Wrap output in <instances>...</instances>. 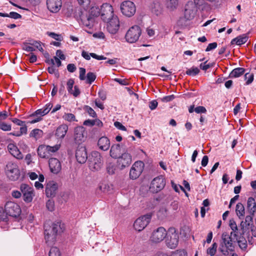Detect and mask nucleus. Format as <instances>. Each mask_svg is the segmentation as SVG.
<instances>
[{"mask_svg": "<svg viewBox=\"0 0 256 256\" xmlns=\"http://www.w3.org/2000/svg\"><path fill=\"white\" fill-rule=\"evenodd\" d=\"M166 4L168 9L174 10L178 5V0H166Z\"/></svg>", "mask_w": 256, "mask_h": 256, "instance_id": "34", "label": "nucleus"}, {"mask_svg": "<svg viewBox=\"0 0 256 256\" xmlns=\"http://www.w3.org/2000/svg\"><path fill=\"white\" fill-rule=\"evenodd\" d=\"M107 20L106 28L108 31L112 34H116L120 27V22L118 18L116 16H112Z\"/></svg>", "mask_w": 256, "mask_h": 256, "instance_id": "19", "label": "nucleus"}, {"mask_svg": "<svg viewBox=\"0 0 256 256\" xmlns=\"http://www.w3.org/2000/svg\"><path fill=\"white\" fill-rule=\"evenodd\" d=\"M42 131L40 129H34L30 133V136L31 137L35 138H40L42 135Z\"/></svg>", "mask_w": 256, "mask_h": 256, "instance_id": "36", "label": "nucleus"}, {"mask_svg": "<svg viewBox=\"0 0 256 256\" xmlns=\"http://www.w3.org/2000/svg\"><path fill=\"white\" fill-rule=\"evenodd\" d=\"M217 247V244L216 242L214 243L212 246L208 249L207 253L212 256H214L216 252Z\"/></svg>", "mask_w": 256, "mask_h": 256, "instance_id": "43", "label": "nucleus"}, {"mask_svg": "<svg viewBox=\"0 0 256 256\" xmlns=\"http://www.w3.org/2000/svg\"><path fill=\"white\" fill-rule=\"evenodd\" d=\"M94 10H96V13H94L93 16L88 14L86 10L79 12L80 22L84 26L89 28H92L94 20V16H97L98 14H100L102 18L104 21L108 20L111 17L114 16L113 15V8L112 6L107 3L103 4L100 10L93 7L91 9V13L92 14Z\"/></svg>", "mask_w": 256, "mask_h": 256, "instance_id": "1", "label": "nucleus"}, {"mask_svg": "<svg viewBox=\"0 0 256 256\" xmlns=\"http://www.w3.org/2000/svg\"><path fill=\"white\" fill-rule=\"evenodd\" d=\"M51 62L52 65L56 64L58 67L60 66L62 64L61 61L57 56H54V58L51 59Z\"/></svg>", "mask_w": 256, "mask_h": 256, "instance_id": "58", "label": "nucleus"}, {"mask_svg": "<svg viewBox=\"0 0 256 256\" xmlns=\"http://www.w3.org/2000/svg\"><path fill=\"white\" fill-rule=\"evenodd\" d=\"M12 122L16 124L18 126H23V124H25V122L22 121L16 118H10Z\"/></svg>", "mask_w": 256, "mask_h": 256, "instance_id": "62", "label": "nucleus"}, {"mask_svg": "<svg viewBox=\"0 0 256 256\" xmlns=\"http://www.w3.org/2000/svg\"><path fill=\"white\" fill-rule=\"evenodd\" d=\"M144 166V163L141 161L135 162L130 168V177L132 180L136 179L141 174Z\"/></svg>", "mask_w": 256, "mask_h": 256, "instance_id": "15", "label": "nucleus"}, {"mask_svg": "<svg viewBox=\"0 0 256 256\" xmlns=\"http://www.w3.org/2000/svg\"><path fill=\"white\" fill-rule=\"evenodd\" d=\"M82 56L86 60H90V56L98 60H106V58L103 56H98L94 53H88L87 52L83 50L82 52Z\"/></svg>", "mask_w": 256, "mask_h": 256, "instance_id": "29", "label": "nucleus"}, {"mask_svg": "<svg viewBox=\"0 0 256 256\" xmlns=\"http://www.w3.org/2000/svg\"><path fill=\"white\" fill-rule=\"evenodd\" d=\"M8 214L4 212L3 208H2L0 210V221H6L8 218Z\"/></svg>", "mask_w": 256, "mask_h": 256, "instance_id": "50", "label": "nucleus"}, {"mask_svg": "<svg viewBox=\"0 0 256 256\" xmlns=\"http://www.w3.org/2000/svg\"><path fill=\"white\" fill-rule=\"evenodd\" d=\"M49 166L50 171L55 174H58L62 169L61 164L56 158H51L49 160Z\"/></svg>", "mask_w": 256, "mask_h": 256, "instance_id": "23", "label": "nucleus"}, {"mask_svg": "<svg viewBox=\"0 0 256 256\" xmlns=\"http://www.w3.org/2000/svg\"><path fill=\"white\" fill-rule=\"evenodd\" d=\"M127 150L124 144H114L111 146L110 154L112 158H118L122 153Z\"/></svg>", "mask_w": 256, "mask_h": 256, "instance_id": "18", "label": "nucleus"}, {"mask_svg": "<svg viewBox=\"0 0 256 256\" xmlns=\"http://www.w3.org/2000/svg\"><path fill=\"white\" fill-rule=\"evenodd\" d=\"M20 188L23 194L24 200L27 202H32L34 196L33 188L26 184H22L20 185Z\"/></svg>", "mask_w": 256, "mask_h": 256, "instance_id": "16", "label": "nucleus"}, {"mask_svg": "<svg viewBox=\"0 0 256 256\" xmlns=\"http://www.w3.org/2000/svg\"><path fill=\"white\" fill-rule=\"evenodd\" d=\"M252 214L247 216L245 220L240 223V228L243 234L248 238L256 237V227L254 225Z\"/></svg>", "mask_w": 256, "mask_h": 256, "instance_id": "4", "label": "nucleus"}, {"mask_svg": "<svg viewBox=\"0 0 256 256\" xmlns=\"http://www.w3.org/2000/svg\"><path fill=\"white\" fill-rule=\"evenodd\" d=\"M48 256H61V255L58 248L54 246L50 249Z\"/></svg>", "mask_w": 256, "mask_h": 256, "instance_id": "40", "label": "nucleus"}, {"mask_svg": "<svg viewBox=\"0 0 256 256\" xmlns=\"http://www.w3.org/2000/svg\"><path fill=\"white\" fill-rule=\"evenodd\" d=\"M70 94H72L74 96L76 97L80 94V90L78 87L75 86H74V90H73Z\"/></svg>", "mask_w": 256, "mask_h": 256, "instance_id": "63", "label": "nucleus"}, {"mask_svg": "<svg viewBox=\"0 0 256 256\" xmlns=\"http://www.w3.org/2000/svg\"><path fill=\"white\" fill-rule=\"evenodd\" d=\"M38 154L40 158H48L50 156L46 145L39 146L38 148Z\"/></svg>", "mask_w": 256, "mask_h": 256, "instance_id": "28", "label": "nucleus"}, {"mask_svg": "<svg viewBox=\"0 0 256 256\" xmlns=\"http://www.w3.org/2000/svg\"><path fill=\"white\" fill-rule=\"evenodd\" d=\"M98 188L100 190H101L102 192H107L110 190V186L108 185V184L106 182H102L100 184Z\"/></svg>", "mask_w": 256, "mask_h": 256, "instance_id": "45", "label": "nucleus"}, {"mask_svg": "<svg viewBox=\"0 0 256 256\" xmlns=\"http://www.w3.org/2000/svg\"><path fill=\"white\" fill-rule=\"evenodd\" d=\"M8 214L4 212L3 208H2L0 210V221H6L8 218Z\"/></svg>", "mask_w": 256, "mask_h": 256, "instance_id": "53", "label": "nucleus"}, {"mask_svg": "<svg viewBox=\"0 0 256 256\" xmlns=\"http://www.w3.org/2000/svg\"><path fill=\"white\" fill-rule=\"evenodd\" d=\"M46 206L48 209L49 210L52 212L54 210V202L52 200H48V202H46Z\"/></svg>", "mask_w": 256, "mask_h": 256, "instance_id": "60", "label": "nucleus"}, {"mask_svg": "<svg viewBox=\"0 0 256 256\" xmlns=\"http://www.w3.org/2000/svg\"><path fill=\"white\" fill-rule=\"evenodd\" d=\"M8 17L17 20L20 18H22V16L16 12H12L8 14Z\"/></svg>", "mask_w": 256, "mask_h": 256, "instance_id": "55", "label": "nucleus"}, {"mask_svg": "<svg viewBox=\"0 0 256 256\" xmlns=\"http://www.w3.org/2000/svg\"><path fill=\"white\" fill-rule=\"evenodd\" d=\"M152 214L149 213L138 218L134 222V228L135 230L140 232L147 226L150 222Z\"/></svg>", "mask_w": 256, "mask_h": 256, "instance_id": "8", "label": "nucleus"}, {"mask_svg": "<svg viewBox=\"0 0 256 256\" xmlns=\"http://www.w3.org/2000/svg\"><path fill=\"white\" fill-rule=\"evenodd\" d=\"M151 9L152 12L154 13L156 15L160 14L162 10L160 4L158 2H154L152 4Z\"/></svg>", "mask_w": 256, "mask_h": 256, "instance_id": "35", "label": "nucleus"}, {"mask_svg": "<svg viewBox=\"0 0 256 256\" xmlns=\"http://www.w3.org/2000/svg\"><path fill=\"white\" fill-rule=\"evenodd\" d=\"M47 34L52 38L61 41L62 40V36L60 34H58L52 32H47Z\"/></svg>", "mask_w": 256, "mask_h": 256, "instance_id": "46", "label": "nucleus"}, {"mask_svg": "<svg viewBox=\"0 0 256 256\" xmlns=\"http://www.w3.org/2000/svg\"><path fill=\"white\" fill-rule=\"evenodd\" d=\"M8 150L10 154L16 158L22 159L23 158L22 154L14 144H9L8 146Z\"/></svg>", "mask_w": 256, "mask_h": 256, "instance_id": "25", "label": "nucleus"}, {"mask_svg": "<svg viewBox=\"0 0 256 256\" xmlns=\"http://www.w3.org/2000/svg\"><path fill=\"white\" fill-rule=\"evenodd\" d=\"M167 234L166 229L163 227H159L154 230L150 237V240L154 243H158L162 241Z\"/></svg>", "mask_w": 256, "mask_h": 256, "instance_id": "13", "label": "nucleus"}, {"mask_svg": "<svg viewBox=\"0 0 256 256\" xmlns=\"http://www.w3.org/2000/svg\"><path fill=\"white\" fill-rule=\"evenodd\" d=\"M63 118L68 122H73L76 120L75 116L72 114H65L62 116Z\"/></svg>", "mask_w": 256, "mask_h": 256, "instance_id": "48", "label": "nucleus"}, {"mask_svg": "<svg viewBox=\"0 0 256 256\" xmlns=\"http://www.w3.org/2000/svg\"><path fill=\"white\" fill-rule=\"evenodd\" d=\"M166 184L164 178L160 176L155 178L150 184V189L152 192L156 193L164 188Z\"/></svg>", "mask_w": 256, "mask_h": 256, "instance_id": "14", "label": "nucleus"}, {"mask_svg": "<svg viewBox=\"0 0 256 256\" xmlns=\"http://www.w3.org/2000/svg\"><path fill=\"white\" fill-rule=\"evenodd\" d=\"M88 166L92 171L100 170L103 165L102 156L98 152H93L88 158Z\"/></svg>", "mask_w": 256, "mask_h": 256, "instance_id": "6", "label": "nucleus"}, {"mask_svg": "<svg viewBox=\"0 0 256 256\" xmlns=\"http://www.w3.org/2000/svg\"><path fill=\"white\" fill-rule=\"evenodd\" d=\"M245 80H246V84H249L252 82L254 80V75L252 74L246 73L244 75Z\"/></svg>", "mask_w": 256, "mask_h": 256, "instance_id": "49", "label": "nucleus"}, {"mask_svg": "<svg viewBox=\"0 0 256 256\" xmlns=\"http://www.w3.org/2000/svg\"><path fill=\"white\" fill-rule=\"evenodd\" d=\"M76 158L80 164H84L88 159L86 148L84 146H79L76 152Z\"/></svg>", "mask_w": 256, "mask_h": 256, "instance_id": "20", "label": "nucleus"}, {"mask_svg": "<svg viewBox=\"0 0 256 256\" xmlns=\"http://www.w3.org/2000/svg\"><path fill=\"white\" fill-rule=\"evenodd\" d=\"M168 236L166 244L170 248H174L178 243V232L174 228H170L168 232Z\"/></svg>", "mask_w": 256, "mask_h": 256, "instance_id": "10", "label": "nucleus"}, {"mask_svg": "<svg viewBox=\"0 0 256 256\" xmlns=\"http://www.w3.org/2000/svg\"><path fill=\"white\" fill-rule=\"evenodd\" d=\"M142 34L140 28L137 25L130 27L127 31L126 35V40L128 43H134L138 40Z\"/></svg>", "mask_w": 256, "mask_h": 256, "instance_id": "7", "label": "nucleus"}, {"mask_svg": "<svg viewBox=\"0 0 256 256\" xmlns=\"http://www.w3.org/2000/svg\"><path fill=\"white\" fill-rule=\"evenodd\" d=\"M46 5L50 11L56 12L60 9L62 1L61 0H47Z\"/></svg>", "mask_w": 256, "mask_h": 256, "instance_id": "22", "label": "nucleus"}, {"mask_svg": "<svg viewBox=\"0 0 256 256\" xmlns=\"http://www.w3.org/2000/svg\"><path fill=\"white\" fill-rule=\"evenodd\" d=\"M200 70L198 68L193 67L190 69L188 70L186 72V74L188 75L194 76L198 74Z\"/></svg>", "mask_w": 256, "mask_h": 256, "instance_id": "44", "label": "nucleus"}, {"mask_svg": "<svg viewBox=\"0 0 256 256\" xmlns=\"http://www.w3.org/2000/svg\"><path fill=\"white\" fill-rule=\"evenodd\" d=\"M236 212L239 218H243L245 214V210L244 205L242 203L238 202L236 206Z\"/></svg>", "mask_w": 256, "mask_h": 256, "instance_id": "32", "label": "nucleus"}, {"mask_svg": "<svg viewBox=\"0 0 256 256\" xmlns=\"http://www.w3.org/2000/svg\"><path fill=\"white\" fill-rule=\"evenodd\" d=\"M27 133V126L25 124H23V126H21L20 128V131L17 133H10V134L13 136H20L24 134H26Z\"/></svg>", "mask_w": 256, "mask_h": 256, "instance_id": "38", "label": "nucleus"}, {"mask_svg": "<svg viewBox=\"0 0 256 256\" xmlns=\"http://www.w3.org/2000/svg\"><path fill=\"white\" fill-rule=\"evenodd\" d=\"M44 228L45 240L48 244H51L56 241V236L62 232L64 224L56 222L48 227L45 226Z\"/></svg>", "mask_w": 256, "mask_h": 256, "instance_id": "2", "label": "nucleus"}, {"mask_svg": "<svg viewBox=\"0 0 256 256\" xmlns=\"http://www.w3.org/2000/svg\"><path fill=\"white\" fill-rule=\"evenodd\" d=\"M194 112L197 114L206 113V110L204 106H198L194 108Z\"/></svg>", "mask_w": 256, "mask_h": 256, "instance_id": "59", "label": "nucleus"}, {"mask_svg": "<svg viewBox=\"0 0 256 256\" xmlns=\"http://www.w3.org/2000/svg\"><path fill=\"white\" fill-rule=\"evenodd\" d=\"M6 212L9 216L12 217H17L19 216L21 213V209L20 206L12 202H8L4 206Z\"/></svg>", "mask_w": 256, "mask_h": 256, "instance_id": "12", "label": "nucleus"}, {"mask_svg": "<svg viewBox=\"0 0 256 256\" xmlns=\"http://www.w3.org/2000/svg\"><path fill=\"white\" fill-rule=\"evenodd\" d=\"M7 176L11 180H18L20 176V171L18 165L12 162H9L6 165L5 168Z\"/></svg>", "mask_w": 256, "mask_h": 256, "instance_id": "9", "label": "nucleus"}, {"mask_svg": "<svg viewBox=\"0 0 256 256\" xmlns=\"http://www.w3.org/2000/svg\"><path fill=\"white\" fill-rule=\"evenodd\" d=\"M248 40V36L246 34H242L232 40L231 42L232 44H236L240 46L245 44Z\"/></svg>", "mask_w": 256, "mask_h": 256, "instance_id": "30", "label": "nucleus"}, {"mask_svg": "<svg viewBox=\"0 0 256 256\" xmlns=\"http://www.w3.org/2000/svg\"><path fill=\"white\" fill-rule=\"evenodd\" d=\"M58 184L54 181L48 182L46 186V194L48 197H54L58 190Z\"/></svg>", "mask_w": 256, "mask_h": 256, "instance_id": "21", "label": "nucleus"}, {"mask_svg": "<svg viewBox=\"0 0 256 256\" xmlns=\"http://www.w3.org/2000/svg\"><path fill=\"white\" fill-rule=\"evenodd\" d=\"M8 214L4 212L3 208H2L0 210V221H6L8 218Z\"/></svg>", "mask_w": 256, "mask_h": 256, "instance_id": "51", "label": "nucleus"}, {"mask_svg": "<svg viewBox=\"0 0 256 256\" xmlns=\"http://www.w3.org/2000/svg\"><path fill=\"white\" fill-rule=\"evenodd\" d=\"M85 130L83 126H78L74 129V138L76 143H80L84 139Z\"/></svg>", "mask_w": 256, "mask_h": 256, "instance_id": "24", "label": "nucleus"}, {"mask_svg": "<svg viewBox=\"0 0 256 256\" xmlns=\"http://www.w3.org/2000/svg\"><path fill=\"white\" fill-rule=\"evenodd\" d=\"M86 74V69L83 68H80V79L82 80H84L86 79L85 76Z\"/></svg>", "mask_w": 256, "mask_h": 256, "instance_id": "61", "label": "nucleus"}, {"mask_svg": "<svg viewBox=\"0 0 256 256\" xmlns=\"http://www.w3.org/2000/svg\"><path fill=\"white\" fill-rule=\"evenodd\" d=\"M60 144H56L53 146H51L46 145V147L48 150V152H49L50 156H51L53 153L58 151L60 149Z\"/></svg>", "mask_w": 256, "mask_h": 256, "instance_id": "42", "label": "nucleus"}, {"mask_svg": "<svg viewBox=\"0 0 256 256\" xmlns=\"http://www.w3.org/2000/svg\"><path fill=\"white\" fill-rule=\"evenodd\" d=\"M216 46H217L216 42H214L210 43V44H208V46L206 50V51L208 52L211 50H212L216 48Z\"/></svg>", "mask_w": 256, "mask_h": 256, "instance_id": "64", "label": "nucleus"}, {"mask_svg": "<svg viewBox=\"0 0 256 256\" xmlns=\"http://www.w3.org/2000/svg\"><path fill=\"white\" fill-rule=\"evenodd\" d=\"M74 82L73 79H70L67 82V89L69 93H70L73 90L72 87L74 84Z\"/></svg>", "mask_w": 256, "mask_h": 256, "instance_id": "56", "label": "nucleus"}, {"mask_svg": "<svg viewBox=\"0 0 256 256\" xmlns=\"http://www.w3.org/2000/svg\"><path fill=\"white\" fill-rule=\"evenodd\" d=\"M68 130V126L66 124H62L59 126L56 132L55 135L58 138H63Z\"/></svg>", "mask_w": 256, "mask_h": 256, "instance_id": "27", "label": "nucleus"}, {"mask_svg": "<svg viewBox=\"0 0 256 256\" xmlns=\"http://www.w3.org/2000/svg\"><path fill=\"white\" fill-rule=\"evenodd\" d=\"M96 78V75L92 72H89L86 74V82L91 84Z\"/></svg>", "mask_w": 256, "mask_h": 256, "instance_id": "41", "label": "nucleus"}, {"mask_svg": "<svg viewBox=\"0 0 256 256\" xmlns=\"http://www.w3.org/2000/svg\"><path fill=\"white\" fill-rule=\"evenodd\" d=\"M244 69L242 68H238L233 70L230 74V78H238L244 74Z\"/></svg>", "mask_w": 256, "mask_h": 256, "instance_id": "33", "label": "nucleus"}, {"mask_svg": "<svg viewBox=\"0 0 256 256\" xmlns=\"http://www.w3.org/2000/svg\"><path fill=\"white\" fill-rule=\"evenodd\" d=\"M204 0L188 1L185 6L184 16L187 20L193 19L196 16L198 9L202 4Z\"/></svg>", "mask_w": 256, "mask_h": 256, "instance_id": "3", "label": "nucleus"}, {"mask_svg": "<svg viewBox=\"0 0 256 256\" xmlns=\"http://www.w3.org/2000/svg\"><path fill=\"white\" fill-rule=\"evenodd\" d=\"M120 10L124 15L130 18L135 14L136 12V6L132 2L126 0L121 4Z\"/></svg>", "mask_w": 256, "mask_h": 256, "instance_id": "11", "label": "nucleus"}, {"mask_svg": "<svg viewBox=\"0 0 256 256\" xmlns=\"http://www.w3.org/2000/svg\"><path fill=\"white\" fill-rule=\"evenodd\" d=\"M118 165L120 169H124L128 166L132 162V156L128 152V150L122 153V155L118 158Z\"/></svg>", "mask_w": 256, "mask_h": 256, "instance_id": "17", "label": "nucleus"}, {"mask_svg": "<svg viewBox=\"0 0 256 256\" xmlns=\"http://www.w3.org/2000/svg\"><path fill=\"white\" fill-rule=\"evenodd\" d=\"M0 129L4 131H10L12 129L10 124L4 122H0Z\"/></svg>", "mask_w": 256, "mask_h": 256, "instance_id": "39", "label": "nucleus"}, {"mask_svg": "<svg viewBox=\"0 0 256 256\" xmlns=\"http://www.w3.org/2000/svg\"><path fill=\"white\" fill-rule=\"evenodd\" d=\"M8 214L4 212L3 208H2L0 210V221H6L8 218Z\"/></svg>", "mask_w": 256, "mask_h": 256, "instance_id": "52", "label": "nucleus"}, {"mask_svg": "<svg viewBox=\"0 0 256 256\" xmlns=\"http://www.w3.org/2000/svg\"><path fill=\"white\" fill-rule=\"evenodd\" d=\"M240 246V248L243 250L246 248L247 246L246 240L243 237H240L236 240Z\"/></svg>", "mask_w": 256, "mask_h": 256, "instance_id": "37", "label": "nucleus"}, {"mask_svg": "<svg viewBox=\"0 0 256 256\" xmlns=\"http://www.w3.org/2000/svg\"><path fill=\"white\" fill-rule=\"evenodd\" d=\"M234 240L226 232L222 234L218 250L224 255H228L230 251H232L234 248Z\"/></svg>", "mask_w": 256, "mask_h": 256, "instance_id": "5", "label": "nucleus"}, {"mask_svg": "<svg viewBox=\"0 0 256 256\" xmlns=\"http://www.w3.org/2000/svg\"><path fill=\"white\" fill-rule=\"evenodd\" d=\"M84 109L85 111L90 116L93 118L96 117V114L94 110L92 108L86 106L84 107Z\"/></svg>", "mask_w": 256, "mask_h": 256, "instance_id": "47", "label": "nucleus"}, {"mask_svg": "<svg viewBox=\"0 0 256 256\" xmlns=\"http://www.w3.org/2000/svg\"><path fill=\"white\" fill-rule=\"evenodd\" d=\"M239 234H243L239 232L238 228H237L236 230H232L230 236L234 240L240 237L239 236Z\"/></svg>", "mask_w": 256, "mask_h": 256, "instance_id": "54", "label": "nucleus"}, {"mask_svg": "<svg viewBox=\"0 0 256 256\" xmlns=\"http://www.w3.org/2000/svg\"><path fill=\"white\" fill-rule=\"evenodd\" d=\"M98 145L100 150L106 151L109 149L110 143L108 138L102 136L98 140Z\"/></svg>", "mask_w": 256, "mask_h": 256, "instance_id": "26", "label": "nucleus"}, {"mask_svg": "<svg viewBox=\"0 0 256 256\" xmlns=\"http://www.w3.org/2000/svg\"><path fill=\"white\" fill-rule=\"evenodd\" d=\"M31 44L34 46L35 48H38L40 52H42L44 51L41 44L39 42L34 41Z\"/></svg>", "mask_w": 256, "mask_h": 256, "instance_id": "57", "label": "nucleus"}, {"mask_svg": "<svg viewBox=\"0 0 256 256\" xmlns=\"http://www.w3.org/2000/svg\"><path fill=\"white\" fill-rule=\"evenodd\" d=\"M248 208L250 214H254L256 211V203L254 198L250 197L248 200Z\"/></svg>", "mask_w": 256, "mask_h": 256, "instance_id": "31", "label": "nucleus"}]
</instances>
